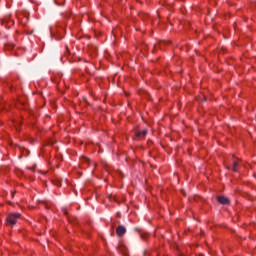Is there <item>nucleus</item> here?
<instances>
[{"instance_id": "nucleus-1", "label": "nucleus", "mask_w": 256, "mask_h": 256, "mask_svg": "<svg viewBox=\"0 0 256 256\" xmlns=\"http://www.w3.org/2000/svg\"><path fill=\"white\" fill-rule=\"evenodd\" d=\"M19 217H21V215L19 213H13V214H9L6 221L8 225H15V223H17V219H19Z\"/></svg>"}, {"instance_id": "nucleus-4", "label": "nucleus", "mask_w": 256, "mask_h": 256, "mask_svg": "<svg viewBox=\"0 0 256 256\" xmlns=\"http://www.w3.org/2000/svg\"><path fill=\"white\" fill-rule=\"evenodd\" d=\"M145 135H147V130H143L136 133V137H139V138H143L145 137Z\"/></svg>"}, {"instance_id": "nucleus-6", "label": "nucleus", "mask_w": 256, "mask_h": 256, "mask_svg": "<svg viewBox=\"0 0 256 256\" xmlns=\"http://www.w3.org/2000/svg\"><path fill=\"white\" fill-rule=\"evenodd\" d=\"M0 23L1 25H7V23H13V22L9 21L8 19H1Z\"/></svg>"}, {"instance_id": "nucleus-2", "label": "nucleus", "mask_w": 256, "mask_h": 256, "mask_svg": "<svg viewBox=\"0 0 256 256\" xmlns=\"http://www.w3.org/2000/svg\"><path fill=\"white\" fill-rule=\"evenodd\" d=\"M116 233H117L118 237H123V235H125V233H127V229L124 226H118L116 229Z\"/></svg>"}, {"instance_id": "nucleus-5", "label": "nucleus", "mask_w": 256, "mask_h": 256, "mask_svg": "<svg viewBox=\"0 0 256 256\" xmlns=\"http://www.w3.org/2000/svg\"><path fill=\"white\" fill-rule=\"evenodd\" d=\"M237 167H239V162L234 161L232 171L237 172Z\"/></svg>"}, {"instance_id": "nucleus-3", "label": "nucleus", "mask_w": 256, "mask_h": 256, "mask_svg": "<svg viewBox=\"0 0 256 256\" xmlns=\"http://www.w3.org/2000/svg\"><path fill=\"white\" fill-rule=\"evenodd\" d=\"M218 202L221 203V205H229V198L224 196H219Z\"/></svg>"}]
</instances>
